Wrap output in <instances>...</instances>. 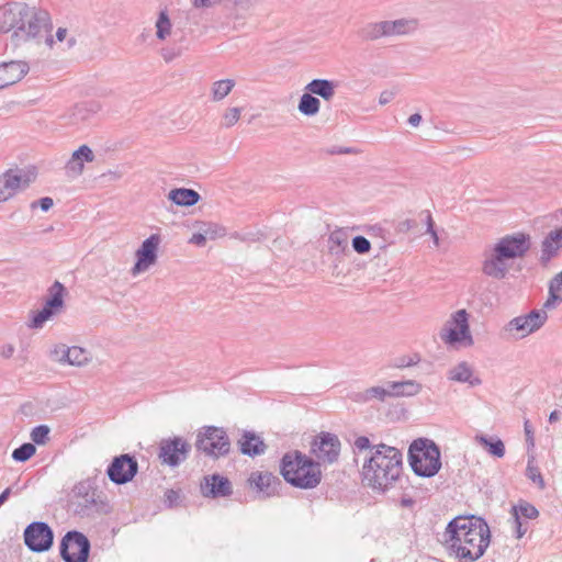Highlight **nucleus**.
<instances>
[{"label": "nucleus", "instance_id": "1", "mask_svg": "<svg viewBox=\"0 0 562 562\" xmlns=\"http://www.w3.org/2000/svg\"><path fill=\"white\" fill-rule=\"evenodd\" d=\"M445 544L459 562H475L485 553L491 542L487 522L476 516H458L445 530Z\"/></svg>", "mask_w": 562, "mask_h": 562}, {"label": "nucleus", "instance_id": "2", "mask_svg": "<svg viewBox=\"0 0 562 562\" xmlns=\"http://www.w3.org/2000/svg\"><path fill=\"white\" fill-rule=\"evenodd\" d=\"M48 26L46 11L24 2H9L0 7V32L11 33V43L15 47L40 38Z\"/></svg>", "mask_w": 562, "mask_h": 562}, {"label": "nucleus", "instance_id": "3", "mask_svg": "<svg viewBox=\"0 0 562 562\" xmlns=\"http://www.w3.org/2000/svg\"><path fill=\"white\" fill-rule=\"evenodd\" d=\"M403 472V454L392 446L379 443L362 465V481L373 491L385 492L394 486Z\"/></svg>", "mask_w": 562, "mask_h": 562}, {"label": "nucleus", "instance_id": "4", "mask_svg": "<svg viewBox=\"0 0 562 562\" xmlns=\"http://www.w3.org/2000/svg\"><path fill=\"white\" fill-rule=\"evenodd\" d=\"M531 238L526 233H514L499 238L490 256L482 262V272L493 279L503 280L508 273L506 261L522 258L530 250Z\"/></svg>", "mask_w": 562, "mask_h": 562}, {"label": "nucleus", "instance_id": "5", "mask_svg": "<svg viewBox=\"0 0 562 562\" xmlns=\"http://www.w3.org/2000/svg\"><path fill=\"white\" fill-rule=\"evenodd\" d=\"M280 473L289 484L301 490L315 488L323 477L321 463L299 450L282 457Z\"/></svg>", "mask_w": 562, "mask_h": 562}, {"label": "nucleus", "instance_id": "6", "mask_svg": "<svg viewBox=\"0 0 562 562\" xmlns=\"http://www.w3.org/2000/svg\"><path fill=\"white\" fill-rule=\"evenodd\" d=\"M408 462L416 475L432 477L441 468L439 447L427 438L415 439L408 449Z\"/></svg>", "mask_w": 562, "mask_h": 562}, {"label": "nucleus", "instance_id": "7", "mask_svg": "<svg viewBox=\"0 0 562 562\" xmlns=\"http://www.w3.org/2000/svg\"><path fill=\"white\" fill-rule=\"evenodd\" d=\"M194 447L213 459L226 457L231 451V440L222 427L203 426L198 430Z\"/></svg>", "mask_w": 562, "mask_h": 562}, {"label": "nucleus", "instance_id": "8", "mask_svg": "<svg viewBox=\"0 0 562 562\" xmlns=\"http://www.w3.org/2000/svg\"><path fill=\"white\" fill-rule=\"evenodd\" d=\"M90 549L89 539L77 530L68 531L59 546L60 557L65 562H87Z\"/></svg>", "mask_w": 562, "mask_h": 562}, {"label": "nucleus", "instance_id": "9", "mask_svg": "<svg viewBox=\"0 0 562 562\" xmlns=\"http://www.w3.org/2000/svg\"><path fill=\"white\" fill-rule=\"evenodd\" d=\"M66 288L59 281H55L48 289L49 297L46 300L42 310L32 313V318L29 323L30 328H42L44 323L58 314L64 307V295Z\"/></svg>", "mask_w": 562, "mask_h": 562}, {"label": "nucleus", "instance_id": "10", "mask_svg": "<svg viewBox=\"0 0 562 562\" xmlns=\"http://www.w3.org/2000/svg\"><path fill=\"white\" fill-rule=\"evenodd\" d=\"M54 542L53 529L43 521H33L24 530V543L32 552L48 551Z\"/></svg>", "mask_w": 562, "mask_h": 562}, {"label": "nucleus", "instance_id": "11", "mask_svg": "<svg viewBox=\"0 0 562 562\" xmlns=\"http://www.w3.org/2000/svg\"><path fill=\"white\" fill-rule=\"evenodd\" d=\"M191 448V445L181 437L161 439L158 458L162 464L175 468L187 460Z\"/></svg>", "mask_w": 562, "mask_h": 562}, {"label": "nucleus", "instance_id": "12", "mask_svg": "<svg viewBox=\"0 0 562 562\" xmlns=\"http://www.w3.org/2000/svg\"><path fill=\"white\" fill-rule=\"evenodd\" d=\"M340 440L331 432L322 431L312 442L311 452L321 463L333 464L340 454Z\"/></svg>", "mask_w": 562, "mask_h": 562}, {"label": "nucleus", "instance_id": "13", "mask_svg": "<svg viewBox=\"0 0 562 562\" xmlns=\"http://www.w3.org/2000/svg\"><path fill=\"white\" fill-rule=\"evenodd\" d=\"M138 472V463L134 456L128 453L114 457L106 469L110 481L117 484L131 482Z\"/></svg>", "mask_w": 562, "mask_h": 562}, {"label": "nucleus", "instance_id": "14", "mask_svg": "<svg viewBox=\"0 0 562 562\" xmlns=\"http://www.w3.org/2000/svg\"><path fill=\"white\" fill-rule=\"evenodd\" d=\"M548 318L547 312L543 310H532L527 315H520L510 319L504 327V331L512 334L520 333V338L538 330L543 326Z\"/></svg>", "mask_w": 562, "mask_h": 562}, {"label": "nucleus", "instance_id": "15", "mask_svg": "<svg viewBox=\"0 0 562 562\" xmlns=\"http://www.w3.org/2000/svg\"><path fill=\"white\" fill-rule=\"evenodd\" d=\"M281 484V480L271 472L254 471L247 479L248 487L254 491L260 499L277 495Z\"/></svg>", "mask_w": 562, "mask_h": 562}, {"label": "nucleus", "instance_id": "16", "mask_svg": "<svg viewBox=\"0 0 562 562\" xmlns=\"http://www.w3.org/2000/svg\"><path fill=\"white\" fill-rule=\"evenodd\" d=\"M159 244L160 236L158 234L150 235L142 243L135 254L136 262L132 268V273L134 276L146 271L149 267L156 263Z\"/></svg>", "mask_w": 562, "mask_h": 562}, {"label": "nucleus", "instance_id": "17", "mask_svg": "<svg viewBox=\"0 0 562 562\" xmlns=\"http://www.w3.org/2000/svg\"><path fill=\"white\" fill-rule=\"evenodd\" d=\"M468 316L465 310H459L452 315L451 322L454 324V327L445 329V331L441 333V338L447 344L454 345L465 340L468 345H473Z\"/></svg>", "mask_w": 562, "mask_h": 562}, {"label": "nucleus", "instance_id": "18", "mask_svg": "<svg viewBox=\"0 0 562 562\" xmlns=\"http://www.w3.org/2000/svg\"><path fill=\"white\" fill-rule=\"evenodd\" d=\"M200 488L201 494L209 498L228 497L233 494V484L229 479L218 473L205 475Z\"/></svg>", "mask_w": 562, "mask_h": 562}, {"label": "nucleus", "instance_id": "19", "mask_svg": "<svg viewBox=\"0 0 562 562\" xmlns=\"http://www.w3.org/2000/svg\"><path fill=\"white\" fill-rule=\"evenodd\" d=\"M75 505V514L83 517H94L97 515L108 514L110 512L109 503L98 493L97 490H93L91 494L87 497H83L74 503Z\"/></svg>", "mask_w": 562, "mask_h": 562}, {"label": "nucleus", "instance_id": "20", "mask_svg": "<svg viewBox=\"0 0 562 562\" xmlns=\"http://www.w3.org/2000/svg\"><path fill=\"white\" fill-rule=\"evenodd\" d=\"M29 70V65L21 60L0 64V90L20 81Z\"/></svg>", "mask_w": 562, "mask_h": 562}, {"label": "nucleus", "instance_id": "21", "mask_svg": "<svg viewBox=\"0 0 562 562\" xmlns=\"http://www.w3.org/2000/svg\"><path fill=\"white\" fill-rule=\"evenodd\" d=\"M239 451L248 457H257L265 453L267 446L265 441L254 431L244 430L237 441Z\"/></svg>", "mask_w": 562, "mask_h": 562}, {"label": "nucleus", "instance_id": "22", "mask_svg": "<svg viewBox=\"0 0 562 562\" xmlns=\"http://www.w3.org/2000/svg\"><path fill=\"white\" fill-rule=\"evenodd\" d=\"M562 249V228L551 231L541 243L540 262L546 266Z\"/></svg>", "mask_w": 562, "mask_h": 562}, {"label": "nucleus", "instance_id": "23", "mask_svg": "<svg viewBox=\"0 0 562 562\" xmlns=\"http://www.w3.org/2000/svg\"><path fill=\"white\" fill-rule=\"evenodd\" d=\"M387 37L406 36L413 34L418 29V21L416 19H397L385 20Z\"/></svg>", "mask_w": 562, "mask_h": 562}, {"label": "nucleus", "instance_id": "24", "mask_svg": "<svg viewBox=\"0 0 562 562\" xmlns=\"http://www.w3.org/2000/svg\"><path fill=\"white\" fill-rule=\"evenodd\" d=\"M22 183V176L13 170L5 171L0 176V200H9L12 198Z\"/></svg>", "mask_w": 562, "mask_h": 562}, {"label": "nucleus", "instance_id": "25", "mask_svg": "<svg viewBox=\"0 0 562 562\" xmlns=\"http://www.w3.org/2000/svg\"><path fill=\"white\" fill-rule=\"evenodd\" d=\"M390 397L414 396L422 390V385L414 380L387 382Z\"/></svg>", "mask_w": 562, "mask_h": 562}, {"label": "nucleus", "instance_id": "26", "mask_svg": "<svg viewBox=\"0 0 562 562\" xmlns=\"http://www.w3.org/2000/svg\"><path fill=\"white\" fill-rule=\"evenodd\" d=\"M168 199L179 206H192L200 201L201 195L193 189L177 188L168 193Z\"/></svg>", "mask_w": 562, "mask_h": 562}, {"label": "nucleus", "instance_id": "27", "mask_svg": "<svg viewBox=\"0 0 562 562\" xmlns=\"http://www.w3.org/2000/svg\"><path fill=\"white\" fill-rule=\"evenodd\" d=\"M305 91L330 101L335 95V82L328 79H313L305 86Z\"/></svg>", "mask_w": 562, "mask_h": 562}, {"label": "nucleus", "instance_id": "28", "mask_svg": "<svg viewBox=\"0 0 562 562\" xmlns=\"http://www.w3.org/2000/svg\"><path fill=\"white\" fill-rule=\"evenodd\" d=\"M361 40L367 42H375L383 37H387L386 22H369L364 24L358 32Z\"/></svg>", "mask_w": 562, "mask_h": 562}, {"label": "nucleus", "instance_id": "29", "mask_svg": "<svg viewBox=\"0 0 562 562\" xmlns=\"http://www.w3.org/2000/svg\"><path fill=\"white\" fill-rule=\"evenodd\" d=\"M328 250L331 255H340L348 250V234L342 228L335 229L328 236Z\"/></svg>", "mask_w": 562, "mask_h": 562}, {"label": "nucleus", "instance_id": "30", "mask_svg": "<svg viewBox=\"0 0 562 562\" xmlns=\"http://www.w3.org/2000/svg\"><path fill=\"white\" fill-rule=\"evenodd\" d=\"M450 379L458 382H467L471 386L482 383L481 379L473 375V372L467 362H461L450 371Z\"/></svg>", "mask_w": 562, "mask_h": 562}, {"label": "nucleus", "instance_id": "31", "mask_svg": "<svg viewBox=\"0 0 562 562\" xmlns=\"http://www.w3.org/2000/svg\"><path fill=\"white\" fill-rule=\"evenodd\" d=\"M66 363L76 367H82L90 362L91 353L81 347H68L65 353Z\"/></svg>", "mask_w": 562, "mask_h": 562}, {"label": "nucleus", "instance_id": "32", "mask_svg": "<svg viewBox=\"0 0 562 562\" xmlns=\"http://www.w3.org/2000/svg\"><path fill=\"white\" fill-rule=\"evenodd\" d=\"M321 101L308 91L302 94L300 98L297 110L305 116H314L319 112Z\"/></svg>", "mask_w": 562, "mask_h": 562}, {"label": "nucleus", "instance_id": "33", "mask_svg": "<svg viewBox=\"0 0 562 562\" xmlns=\"http://www.w3.org/2000/svg\"><path fill=\"white\" fill-rule=\"evenodd\" d=\"M479 443L493 457L503 458L505 456V445L499 438L487 436H476Z\"/></svg>", "mask_w": 562, "mask_h": 562}, {"label": "nucleus", "instance_id": "34", "mask_svg": "<svg viewBox=\"0 0 562 562\" xmlns=\"http://www.w3.org/2000/svg\"><path fill=\"white\" fill-rule=\"evenodd\" d=\"M386 397H390L387 387L372 386L362 392H358L355 395V401L359 403H367L372 400H379L380 402H384Z\"/></svg>", "mask_w": 562, "mask_h": 562}, {"label": "nucleus", "instance_id": "35", "mask_svg": "<svg viewBox=\"0 0 562 562\" xmlns=\"http://www.w3.org/2000/svg\"><path fill=\"white\" fill-rule=\"evenodd\" d=\"M557 301L562 302V271L551 279L549 283V297L543 306L546 308L553 307Z\"/></svg>", "mask_w": 562, "mask_h": 562}, {"label": "nucleus", "instance_id": "36", "mask_svg": "<svg viewBox=\"0 0 562 562\" xmlns=\"http://www.w3.org/2000/svg\"><path fill=\"white\" fill-rule=\"evenodd\" d=\"M235 87L234 79H222L213 82L211 88L212 100L218 102L227 97Z\"/></svg>", "mask_w": 562, "mask_h": 562}, {"label": "nucleus", "instance_id": "37", "mask_svg": "<svg viewBox=\"0 0 562 562\" xmlns=\"http://www.w3.org/2000/svg\"><path fill=\"white\" fill-rule=\"evenodd\" d=\"M171 32V21L168 15L167 10H161L159 12L158 19L156 21V36L158 40H165Z\"/></svg>", "mask_w": 562, "mask_h": 562}, {"label": "nucleus", "instance_id": "38", "mask_svg": "<svg viewBox=\"0 0 562 562\" xmlns=\"http://www.w3.org/2000/svg\"><path fill=\"white\" fill-rule=\"evenodd\" d=\"M526 476L530 481H532L535 484H537L540 490H543L546 487V482L542 477V474H541L539 468L535 464L533 456L528 457V463H527V468H526Z\"/></svg>", "mask_w": 562, "mask_h": 562}, {"label": "nucleus", "instance_id": "39", "mask_svg": "<svg viewBox=\"0 0 562 562\" xmlns=\"http://www.w3.org/2000/svg\"><path fill=\"white\" fill-rule=\"evenodd\" d=\"M35 452H36L35 445L31 443V442H25L13 450L12 459L16 462H26L35 454Z\"/></svg>", "mask_w": 562, "mask_h": 562}, {"label": "nucleus", "instance_id": "40", "mask_svg": "<svg viewBox=\"0 0 562 562\" xmlns=\"http://www.w3.org/2000/svg\"><path fill=\"white\" fill-rule=\"evenodd\" d=\"M513 516L520 517L524 516L528 519H536L539 516V510L530 503L520 501L518 505L514 506L513 509Z\"/></svg>", "mask_w": 562, "mask_h": 562}, {"label": "nucleus", "instance_id": "41", "mask_svg": "<svg viewBox=\"0 0 562 562\" xmlns=\"http://www.w3.org/2000/svg\"><path fill=\"white\" fill-rule=\"evenodd\" d=\"M92 113H94V110L89 108L87 103H78L71 110L70 120L75 124L83 122L88 120Z\"/></svg>", "mask_w": 562, "mask_h": 562}, {"label": "nucleus", "instance_id": "42", "mask_svg": "<svg viewBox=\"0 0 562 562\" xmlns=\"http://www.w3.org/2000/svg\"><path fill=\"white\" fill-rule=\"evenodd\" d=\"M50 428L47 425H38L31 431V439L34 445H45L49 440Z\"/></svg>", "mask_w": 562, "mask_h": 562}, {"label": "nucleus", "instance_id": "43", "mask_svg": "<svg viewBox=\"0 0 562 562\" xmlns=\"http://www.w3.org/2000/svg\"><path fill=\"white\" fill-rule=\"evenodd\" d=\"M241 109L240 108H228L222 117V125L225 127H232L235 125L240 117Z\"/></svg>", "mask_w": 562, "mask_h": 562}, {"label": "nucleus", "instance_id": "44", "mask_svg": "<svg viewBox=\"0 0 562 562\" xmlns=\"http://www.w3.org/2000/svg\"><path fill=\"white\" fill-rule=\"evenodd\" d=\"M351 245H352L353 250L360 255H364V254L369 252L371 249L370 240L361 235L353 237Z\"/></svg>", "mask_w": 562, "mask_h": 562}, {"label": "nucleus", "instance_id": "45", "mask_svg": "<svg viewBox=\"0 0 562 562\" xmlns=\"http://www.w3.org/2000/svg\"><path fill=\"white\" fill-rule=\"evenodd\" d=\"M201 231H203L206 235V238L210 239H215L216 237L225 235V229L222 226L213 223H204Z\"/></svg>", "mask_w": 562, "mask_h": 562}, {"label": "nucleus", "instance_id": "46", "mask_svg": "<svg viewBox=\"0 0 562 562\" xmlns=\"http://www.w3.org/2000/svg\"><path fill=\"white\" fill-rule=\"evenodd\" d=\"M75 160L91 162L94 159L93 151L87 145H81L77 150L72 153Z\"/></svg>", "mask_w": 562, "mask_h": 562}, {"label": "nucleus", "instance_id": "47", "mask_svg": "<svg viewBox=\"0 0 562 562\" xmlns=\"http://www.w3.org/2000/svg\"><path fill=\"white\" fill-rule=\"evenodd\" d=\"M420 361V356L418 353H414L412 356H403L395 359L394 367L395 368H408L417 364Z\"/></svg>", "mask_w": 562, "mask_h": 562}, {"label": "nucleus", "instance_id": "48", "mask_svg": "<svg viewBox=\"0 0 562 562\" xmlns=\"http://www.w3.org/2000/svg\"><path fill=\"white\" fill-rule=\"evenodd\" d=\"M94 488L88 482H79L74 487V495L77 501L87 497L91 494Z\"/></svg>", "mask_w": 562, "mask_h": 562}, {"label": "nucleus", "instance_id": "49", "mask_svg": "<svg viewBox=\"0 0 562 562\" xmlns=\"http://www.w3.org/2000/svg\"><path fill=\"white\" fill-rule=\"evenodd\" d=\"M375 445H371V441L366 436H359L353 441V448L358 450L359 452H362L364 450H370V453L372 454V447Z\"/></svg>", "mask_w": 562, "mask_h": 562}, {"label": "nucleus", "instance_id": "50", "mask_svg": "<svg viewBox=\"0 0 562 562\" xmlns=\"http://www.w3.org/2000/svg\"><path fill=\"white\" fill-rule=\"evenodd\" d=\"M66 170L71 176H78L83 170V164L79 160H75L74 156L67 161Z\"/></svg>", "mask_w": 562, "mask_h": 562}, {"label": "nucleus", "instance_id": "51", "mask_svg": "<svg viewBox=\"0 0 562 562\" xmlns=\"http://www.w3.org/2000/svg\"><path fill=\"white\" fill-rule=\"evenodd\" d=\"M66 350H68V347L66 345H64V344L57 345L50 351V356L55 361L65 364L66 363V358H65Z\"/></svg>", "mask_w": 562, "mask_h": 562}, {"label": "nucleus", "instance_id": "52", "mask_svg": "<svg viewBox=\"0 0 562 562\" xmlns=\"http://www.w3.org/2000/svg\"><path fill=\"white\" fill-rule=\"evenodd\" d=\"M179 498H180L179 492H177L175 490H167L165 492L164 503L167 507L172 508L178 504Z\"/></svg>", "mask_w": 562, "mask_h": 562}, {"label": "nucleus", "instance_id": "53", "mask_svg": "<svg viewBox=\"0 0 562 562\" xmlns=\"http://www.w3.org/2000/svg\"><path fill=\"white\" fill-rule=\"evenodd\" d=\"M54 205V201L49 196L41 198L36 201H33L31 203V209L41 207L42 211L47 212L49 211Z\"/></svg>", "mask_w": 562, "mask_h": 562}, {"label": "nucleus", "instance_id": "54", "mask_svg": "<svg viewBox=\"0 0 562 562\" xmlns=\"http://www.w3.org/2000/svg\"><path fill=\"white\" fill-rule=\"evenodd\" d=\"M524 430H525L526 441H527L528 446L533 447L535 446V437H533L535 432H533V428L530 425L529 420H525Z\"/></svg>", "mask_w": 562, "mask_h": 562}, {"label": "nucleus", "instance_id": "55", "mask_svg": "<svg viewBox=\"0 0 562 562\" xmlns=\"http://www.w3.org/2000/svg\"><path fill=\"white\" fill-rule=\"evenodd\" d=\"M395 97V92L394 91H391V90H384L380 93V97H379V104L380 105H385L387 103H390Z\"/></svg>", "mask_w": 562, "mask_h": 562}, {"label": "nucleus", "instance_id": "56", "mask_svg": "<svg viewBox=\"0 0 562 562\" xmlns=\"http://www.w3.org/2000/svg\"><path fill=\"white\" fill-rule=\"evenodd\" d=\"M206 239H207L206 235L204 234L203 231H201L199 233L193 234L189 241L196 246H204L206 243Z\"/></svg>", "mask_w": 562, "mask_h": 562}, {"label": "nucleus", "instance_id": "57", "mask_svg": "<svg viewBox=\"0 0 562 562\" xmlns=\"http://www.w3.org/2000/svg\"><path fill=\"white\" fill-rule=\"evenodd\" d=\"M514 517V525H515V531H516V538L520 539L527 531V528H522V522L520 520V517L513 516Z\"/></svg>", "mask_w": 562, "mask_h": 562}, {"label": "nucleus", "instance_id": "58", "mask_svg": "<svg viewBox=\"0 0 562 562\" xmlns=\"http://www.w3.org/2000/svg\"><path fill=\"white\" fill-rule=\"evenodd\" d=\"M161 56L167 63H169L179 56V52H175L173 49H170V48H162Z\"/></svg>", "mask_w": 562, "mask_h": 562}, {"label": "nucleus", "instance_id": "59", "mask_svg": "<svg viewBox=\"0 0 562 562\" xmlns=\"http://www.w3.org/2000/svg\"><path fill=\"white\" fill-rule=\"evenodd\" d=\"M236 7L243 10H249L256 3V0H234Z\"/></svg>", "mask_w": 562, "mask_h": 562}, {"label": "nucleus", "instance_id": "60", "mask_svg": "<svg viewBox=\"0 0 562 562\" xmlns=\"http://www.w3.org/2000/svg\"><path fill=\"white\" fill-rule=\"evenodd\" d=\"M328 153L330 155H336V154H352V153H356V150L353 148H350V147H334L333 149L328 150Z\"/></svg>", "mask_w": 562, "mask_h": 562}, {"label": "nucleus", "instance_id": "61", "mask_svg": "<svg viewBox=\"0 0 562 562\" xmlns=\"http://www.w3.org/2000/svg\"><path fill=\"white\" fill-rule=\"evenodd\" d=\"M14 352V347L12 345H7L1 350V356L5 359H9L12 357Z\"/></svg>", "mask_w": 562, "mask_h": 562}, {"label": "nucleus", "instance_id": "62", "mask_svg": "<svg viewBox=\"0 0 562 562\" xmlns=\"http://www.w3.org/2000/svg\"><path fill=\"white\" fill-rule=\"evenodd\" d=\"M426 214L427 233L435 229V223L429 211L424 212Z\"/></svg>", "mask_w": 562, "mask_h": 562}, {"label": "nucleus", "instance_id": "63", "mask_svg": "<svg viewBox=\"0 0 562 562\" xmlns=\"http://www.w3.org/2000/svg\"><path fill=\"white\" fill-rule=\"evenodd\" d=\"M422 122V115L419 113H414L408 117V124L412 126H418Z\"/></svg>", "mask_w": 562, "mask_h": 562}, {"label": "nucleus", "instance_id": "64", "mask_svg": "<svg viewBox=\"0 0 562 562\" xmlns=\"http://www.w3.org/2000/svg\"><path fill=\"white\" fill-rule=\"evenodd\" d=\"M211 0H193V7L196 9L211 7Z\"/></svg>", "mask_w": 562, "mask_h": 562}]
</instances>
